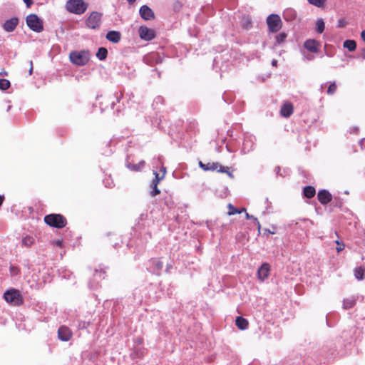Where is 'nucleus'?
<instances>
[{
	"mask_svg": "<svg viewBox=\"0 0 365 365\" xmlns=\"http://www.w3.org/2000/svg\"><path fill=\"white\" fill-rule=\"evenodd\" d=\"M88 6L83 0H68L66 4V9L70 13L80 15L86 11Z\"/></svg>",
	"mask_w": 365,
	"mask_h": 365,
	"instance_id": "1",
	"label": "nucleus"
},
{
	"mask_svg": "<svg viewBox=\"0 0 365 365\" xmlns=\"http://www.w3.org/2000/svg\"><path fill=\"white\" fill-rule=\"evenodd\" d=\"M69 59L73 64L76 66L86 65L89 59L90 54L88 51H72L69 54Z\"/></svg>",
	"mask_w": 365,
	"mask_h": 365,
	"instance_id": "2",
	"label": "nucleus"
},
{
	"mask_svg": "<svg viewBox=\"0 0 365 365\" xmlns=\"http://www.w3.org/2000/svg\"><path fill=\"white\" fill-rule=\"evenodd\" d=\"M45 222L54 227L63 228L66 225V220L65 217L59 214H50L44 217Z\"/></svg>",
	"mask_w": 365,
	"mask_h": 365,
	"instance_id": "3",
	"label": "nucleus"
},
{
	"mask_svg": "<svg viewBox=\"0 0 365 365\" xmlns=\"http://www.w3.org/2000/svg\"><path fill=\"white\" fill-rule=\"evenodd\" d=\"M200 167L205 171H217L219 173H227L229 176L232 177V173L229 171L228 167H223L219 163L209 162L207 163H203L201 161L199 162Z\"/></svg>",
	"mask_w": 365,
	"mask_h": 365,
	"instance_id": "4",
	"label": "nucleus"
},
{
	"mask_svg": "<svg viewBox=\"0 0 365 365\" xmlns=\"http://www.w3.org/2000/svg\"><path fill=\"white\" fill-rule=\"evenodd\" d=\"M27 26L35 32H41L43 31L42 21L36 14H30L26 19Z\"/></svg>",
	"mask_w": 365,
	"mask_h": 365,
	"instance_id": "5",
	"label": "nucleus"
},
{
	"mask_svg": "<svg viewBox=\"0 0 365 365\" xmlns=\"http://www.w3.org/2000/svg\"><path fill=\"white\" fill-rule=\"evenodd\" d=\"M161 171L163 172L161 175H160V174L155 171L153 172V174L155 175V178L151 181L150 185V187L151 188V190L150 191V195L151 197H155L160 193V190L158 189V185L165 178L166 170L165 168H163Z\"/></svg>",
	"mask_w": 365,
	"mask_h": 365,
	"instance_id": "6",
	"label": "nucleus"
},
{
	"mask_svg": "<svg viewBox=\"0 0 365 365\" xmlns=\"http://www.w3.org/2000/svg\"><path fill=\"white\" fill-rule=\"evenodd\" d=\"M4 299L14 305H19L22 302V297L19 290L10 289L7 290L4 294Z\"/></svg>",
	"mask_w": 365,
	"mask_h": 365,
	"instance_id": "7",
	"label": "nucleus"
},
{
	"mask_svg": "<svg viewBox=\"0 0 365 365\" xmlns=\"http://www.w3.org/2000/svg\"><path fill=\"white\" fill-rule=\"evenodd\" d=\"M269 31L277 32L282 27V20L277 14H271L267 19Z\"/></svg>",
	"mask_w": 365,
	"mask_h": 365,
	"instance_id": "8",
	"label": "nucleus"
},
{
	"mask_svg": "<svg viewBox=\"0 0 365 365\" xmlns=\"http://www.w3.org/2000/svg\"><path fill=\"white\" fill-rule=\"evenodd\" d=\"M101 14L97 11L92 12L86 21V26L91 29H96L100 26Z\"/></svg>",
	"mask_w": 365,
	"mask_h": 365,
	"instance_id": "9",
	"label": "nucleus"
},
{
	"mask_svg": "<svg viewBox=\"0 0 365 365\" xmlns=\"http://www.w3.org/2000/svg\"><path fill=\"white\" fill-rule=\"evenodd\" d=\"M138 32L140 37L145 41H150L155 36V31L146 26H140Z\"/></svg>",
	"mask_w": 365,
	"mask_h": 365,
	"instance_id": "10",
	"label": "nucleus"
},
{
	"mask_svg": "<svg viewBox=\"0 0 365 365\" xmlns=\"http://www.w3.org/2000/svg\"><path fill=\"white\" fill-rule=\"evenodd\" d=\"M270 272V265L268 263H263L257 270V277L261 282L268 278Z\"/></svg>",
	"mask_w": 365,
	"mask_h": 365,
	"instance_id": "11",
	"label": "nucleus"
},
{
	"mask_svg": "<svg viewBox=\"0 0 365 365\" xmlns=\"http://www.w3.org/2000/svg\"><path fill=\"white\" fill-rule=\"evenodd\" d=\"M140 16L145 20H150L154 19L155 15L153 10L146 5H143L139 10Z\"/></svg>",
	"mask_w": 365,
	"mask_h": 365,
	"instance_id": "12",
	"label": "nucleus"
},
{
	"mask_svg": "<svg viewBox=\"0 0 365 365\" xmlns=\"http://www.w3.org/2000/svg\"><path fill=\"white\" fill-rule=\"evenodd\" d=\"M58 335L59 339L67 341L71 338L72 332L68 327L62 326L58 329Z\"/></svg>",
	"mask_w": 365,
	"mask_h": 365,
	"instance_id": "13",
	"label": "nucleus"
},
{
	"mask_svg": "<svg viewBox=\"0 0 365 365\" xmlns=\"http://www.w3.org/2000/svg\"><path fill=\"white\" fill-rule=\"evenodd\" d=\"M18 24L19 19L17 18L14 17L6 21V22L3 24V29L6 32H11L16 29Z\"/></svg>",
	"mask_w": 365,
	"mask_h": 365,
	"instance_id": "14",
	"label": "nucleus"
},
{
	"mask_svg": "<svg viewBox=\"0 0 365 365\" xmlns=\"http://www.w3.org/2000/svg\"><path fill=\"white\" fill-rule=\"evenodd\" d=\"M317 197L319 201L323 205L329 203L332 199L331 195L325 190H320Z\"/></svg>",
	"mask_w": 365,
	"mask_h": 365,
	"instance_id": "15",
	"label": "nucleus"
},
{
	"mask_svg": "<svg viewBox=\"0 0 365 365\" xmlns=\"http://www.w3.org/2000/svg\"><path fill=\"white\" fill-rule=\"evenodd\" d=\"M293 110L291 103H285L281 108L280 113L283 117L288 118L293 113Z\"/></svg>",
	"mask_w": 365,
	"mask_h": 365,
	"instance_id": "16",
	"label": "nucleus"
},
{
	"mask_svg": "<svg viewBox=\"0 0 365 365\" xmlns=\"http://www.w3.org/2000/svg\"><path fill=\"white\" fill-rule=\"evenodd\" d=\"M319 46V43L313 39H309L304 43V47L311 52H317Z\"/></svg>",
	"mask_w": 365,
	"mask_h": 365,
	"instance_id": "17",
	"label": "nucleus"
},
{
	"mask_svg": "<svg viewBox=\"0 0 365 365\" xmlns=\"http://www.w3.org/2000/svg\"><path fill=\"white\" fill-rule=\"evenodd\" d=\"M120 37H121V36H120V32L116 31H110L108 32L106 34V38L109 41L115 43L120 41Z\"/></svg>",
	"mask_w": 365,
	"mask_h": 365,
	"instance_id": "18",
	"label": "nucleus"
},
{
	"mask_svg": "<svg viewBox=\"0 0 365 365\" xmlns=\"http://www.w3.org/2000/svg\"><path fill=\"white\" fill-rule=\"evenodd\" d=\"M235 324L239 329L245 330L248 327V322L242 317H237L235 320Z\"/></svg>",
	"mask_w": 365,
	"mask_h": 365,
	"instance_id": "19",
	"label": "nucleus"
},
{
	"mask_svg": "<svg viewBox=\"0 0 365 365\" xmlns=\"http://www.w3.org/2000/svg\"><path fill=\"white\" fill-rule=\"evenodd\" d=\"M144 165H145V161L141 160L137 164L129 163L128 165V168L130 170H133V171H140L143 168Z\"/></svg>",
	"mask_w": 365,
	"mask_h": 365,
	"instance_id": "20",
	"label": "nucleus"
},
{
	"mask_svg": "<svg viewBox=\"0 0 365 365\" xmlns=\"http://www.w3.org/2000/svg\"><path fill=\"white\" fill-rule=\"evenodd\" d=\"M316 190L312 186H306L304 188V195L307 198H312L315 195Z\"/></svg>",
	"mask_w": 365,
	"mask_h": 365,
	"instance_id": "21",
	"label": "nucleus"
},
{
	"mask_svg": "<svg viewBox=\"0 0 365 365\" xmlns=\"http://www.w3.org/2000/svg\"><path fill=\"white\" fill-rule=\"evenodd\" d=\"M343 46L344 48H347L349 51H355L356 48V43L354 40H346Z\"/></svg>",
	"mask_w": 365,
	"mask_h": 365,
	"instance_id": "22",
	"label": "nucleus"
},
{
	"mask_svg": "<svg viewBox=\"0 0 365 365\" xmlns=\"http://www.w3.org/2000/svg\"><path fill=\"white\" fill-rule=\"evenodd\" d=\"M356 300L354 297L345 299L343 302V307L345 309H350L355 305Z\"/></svg>",
	"mask_w": 365,
	"mask_h": 365,
	"instance_id": "23",
	"label": "nucleus"
},
{
	"mask_svg": "<svg viewBox=\"0 0 365 365\" xmlns=\"http://www.w3.org/2000/svg\"><path fill=\"white\" fill-rule=\"evenodd\" d=\"M108 54V51L106 48L101 47L98 48V52L96 53V56L101 61L106 58Z\"/></svg>",
	"mask_w": 365,
	"mask_h": 365,
	"instance_id": "24",
	"label": "nucleus"
},
{
	"mask_svg": "<svg viewBox=\"0 0 365 365\" xmlns=\"http://www.w3.org/2000/svg\"><path fill=\"white\" fill-rule=\"evenodd\" d=\"M364 272H365V269L363 267H356L354 269V276L358 280H361L364 278Z\"/></svg>",
	"mask_w": 365,
	"mask_h": 365,
	"instance_id": "25",
	"label": "nucleus"
},
{
	"mask_svg": "<svg viewBox=\"0 0 365 365\" xmlns=\"http://www.w3.org/2000/svg\"><path fill=\"white\" fill-rule=\"evenodd\" d=\"M316 26H317V32L319 34H322L324 31V28H325V24H324L323 19H318L317 21Z\"/></svg>",
	"mask_w": 365,
	"mask_h": 365,
	"instance_id": "26",
	"label": "nucleus"
},
{
	"mask_svg": "<svg viewBox=\"0 0 365 365\" xmlns=\"http://www.w3.org/2000/svg\"><path fill=\"white\" fill-rule=\"evenodd\" d=\"M10 87V82L9 80L2 78L0 79V89L5 91Z\"/></svg>",
	"mask_w": 365,
	"mask_h": 365,
	"instance_id": "27",
	"label": "nucleus"
},
{
	"mask_svg": "<svg viewBox=\"0 0 365 365\" xmlns=\"http://www.w3.org/2000/svg\"><path fill=\"white\" fill-rule=\"evenodd\" d=\"M34 240L32 237L26 236L22 240V244L26 246H31L33 245Z\"/></svg>",
	"mask_w": 365,
	"mask_h": 365,
	"instance_id": "28",
	"label": "nucleus"
},
{
	"mask_svg": "<svg viewBox=\"0 0 365 365\" xmlns=\"http://www.w3.org/2000/svg\"><path fill=\"white\" fill-rule=\"evenodd\" d=\"M287 36V34H285L284 32L279 34V35H277L276 36V41H277V43L278 44H280V43H283L285 41Z\"/></svg>",
	"mask_w": 365,
	"mask_h": 365,
	"instance_id": "29",
	"label": "nucleus"
},
{
	"mask_svg": "<svg viewBox=\"0 0 365 365\" xmlns=\"http://www.w3.org/2000/svg\"><path fill=\"white\" fill-rule=\"evenodd\" d=\"M152 263L155 267V270H160L163 268V262L158 259H154L152 261Z\"/></svg>",
	"mask_w": 365,
	"mask_h": 365,
	"instance_id": "30",
	"label": "nucleus"
},
{
	"mask_svg": "<svg viewBox=\"0 0 365 365\" xmlns=\"http://www.w3.org/2000/svg\"><path fill=\"white\" fill-rule=\"evenodd\" d=\"M308 2L312 5H314L317 7H321L324 4V0H307Z\"/></svg>",
	"mask_w": 365,
	"mask_h": 365,
	"instance_id": "31",
	"label": "nucleus"
},
{
	"mask_svg": "<svg viewBox=\"0 0 365 365\" xmlns=\"http://www.w3.org/2000/svg\"><path fill=\"white\" fill-rule=\"evenodd\" d=\"M228 207H229V212H228V215H235L236 213H240L241 212V211H239L237 209H236L231 204L228 205Z\"/></svg>",
	"mask_w": 365,
	"mask_h": 365,
	"instance_id": "32",
	"label": "nucleus"
},
{
	"mask_svg": "<svg viewBox=\"0 0 365 365\" xmlns=\"http://www.w3.org/2000/svg\"><path fill=\"white\" fill-rule=\"evenodd\" d=\"M336 91V83L334 82V83H331L329 88H328V90H327V93L328 94H333L335 93V91Z\"/></svg>",
	"mask_w": 365,
	"mask_h": 365,
	"instance_id": "33",
	"label": "nucleus"
},
{
	"mask_svg": "<svg viewBox=\"0 0 365 365\" xmlns=\"http://www.w3.org/2000/svg\"><path fill=\"white\" fill-rule=\"evenodd\" d=\"M336 243H337L336 250H337V252H341V250H344V245H343V244H340V243L339 242V241H336Z\"/></svg>",
	"mask_w": 365,
	"mask_h": 365,
	"instance_id": "34",
	"label": "nucleus"
},
{
	"mask_svg": "<svg viewBox=\"0 0 365 365\" xmlns=\"http://www.w3.org/2000/svg\"><path fill=\"white\" fill-rule=\"evenodd\" d=\"M104 274H105V273H104V272H102V271H100V272H98V271H96V273H95V274H94V277H100V278H101V277H102V278H103V277H104Z\"/></svg>",
	"mask_w": 365,
	"mask_h": 365,
	"instance_id": "35",
	"label": "nucleus"
},
{
	"mask_svg": "<svg viewBox=\"0 0 365 365\" xmlns=\"http://www.w3.org/2000/svg\"><path fill=\"white\" fill-rule=\"evenodd\" d=\"M246 218H247V219H251V218H252V219H254L255 222H257V224L258 225H259V222H258L257 219V218H255V217H254L253 216H252V215H250L247 212H246Z\"/></svg>",
	"mask_w": 365,
	"mask_h": 365,
	"instance_id": "36",
	"label": "nucleus"
},
{
	"mask_svg": "<svg viewBox=\"0 0 365 365\" xmlns=\"http://www.w3.org/2000/svg\"><path fill=\"white\" fill-rule=\"evenodd\" d=\"M23 1L26 4L27 7H29L33 3L32 0H23Z\"/></svg>",
	"mask_w": 365,
	"mask_h": 365,
	"instance_id": "37",
	"label": "nucleus"
},
{
	"mask_svg": "<svg viewBox=\"0 0 365 365\" xmlns=\"http://www.w3.org/2000/svg\"><path fill=\"white\" fill-rule=\"evenodd\" d=\"M32 73H33V62H32V61H30L29 74L31 75Z\"/></svg>",
	"mask_w": 365,
	"mask_h": 365,
	"instance_id": "38",
	"label": "nucleus"
},
{
	"mask_svg": "<svg viewBox=\"0 0 365 365\" xmlns=\"http://www.w3.org/2000/svg\"><path fill=\"white\" fill-rule=\"evenodd\" d=\"M272 65L273 66H277V60H275V59L272 60Z\"/></svg>",
	"mask_w": 365,
	"mask_h": 365,
	"instance_id": "39",
	"label": "nucleus"
},
{
	"mask_svg": "<svg viewBox=\"0 0 365 365\" xmlns=\"http://www.w3.org/2000/svg\"><path fill=\"white\" fill-rule=\"evenodd\" d=\"M361 38L365 42V30L361 32Z\"/></svg>",
	"mask_w": 365,
	"mask_h": 365,
	"instance_id": "40",
	"label": "nucleus"
},
{
	"mask_svg": "<svg viewBox=\"0 0 365 365\" xmlns=\"http://www.w3.org/2000/svg\"><path fill=\"white\" fill-rule=\"evenodd\" d=\"M361 56L365 58V48L361 50Z\"/></svg>",
	"mask_w": 365,
	"mask_h": 365,
	"instance_id": "41",
	"label": "nucleus"
},
{
	"mask_svg": "<svg viewBox=\"0 0 365 365\" xmlns=\"http://www.w3.org/2000/svg\"><path fill=\"white\" fill-rule=\"evenodd\" d=\"M338 26H339V27H343L344 26V24L341 21H339Z\"/></svg>",
	"mask_w": 365,
	"mask_h": 365,
	"instance_id": "42",
	"label": "nucleus"
},
{
	"mask_svg": "<svg viewBox=\"0 0 365 365\" xmlns=\"http://www.w3.org/2000/svg\"><path fill=\"white\" fill-rule=\"evenodd\" d=\"M129 4H133L135 1V0H126Z\"/></svg>",
	"mask_w": 365,
	"mask_h": 365,
	"instance_id": "43",
	"label": "nucleus"
},
{
	"mask_svg": "<svg viewBox=\"0 0 365 365\" xmlns=\"http://www.w3.org/2000/svg\"><path fill=\"white\" fill-rule=\"evenodd\" d=\"M57 245H61V242H59V241H58V242H57Z\"/></svg>",
	"mask_w": 365,
	"mask_h": 365,
	"instance_id": "44",
	"label": "nucleus"
},
{
	"mask_svg": "<svg viewBox=\"0 0 365 365\" xmlns=\"http://www.w3.org/2000/svg\"><path fill=\"white\" fill-rule=\"evenodd\" d=\"M241 212H246V210L243 208Z\"/></svg>",
	"mask_w": 365,
	"mask_h": 365,
	"instance_id": "45",
	"label": "nucleus"
}]
</instances>
